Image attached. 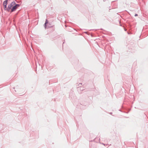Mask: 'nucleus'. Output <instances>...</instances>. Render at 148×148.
Segmentation results:
<instances>
[{
    "mask_svg": "<svg viewBox=\"0 0 148 148\" xmlns=\"http://www.w3.org/2000/svg\"><path fill=\"white\" fill-rule=\"evenodd\" d=\"M44 26L45 28L46 29L52 27L54 26V25H52L51 23H49L47 20L46 19Z\"/></svg>",
    "mask_w": 148,
    "mask_h": 148,
    "instance_id": "obj_1",
    "label": "nucleus"
},
{
    "mask_svg": "<svg viewBox=\"0 0 148 148\" xmlns=\"http://www.w3.org/2000/svg\"><path fill=\"white\" fill-rule=\"evenodd\" d=\"M16 4L15 2L14 1L12 2L10 4L8 5V11L9 12H10L11 10V9L13 6L14 5Z\"/></svg>",
    "mask_w": 148,
    "mask_h": 148,
    "instance_id": "obj_2",
    "label": "nucleus"
},
{
    "mask_svg": "<svg viewBox=\"0 0 148 148\" xmlns=\"http://www.w3.org/2000/svg\"><path fill=\"white\" fill-rule=\"evenodd\" d=\"M19 6V4H15L13 6L10 12L11 13L14 11H15L16 10V9Z\"/></svg>",
    "mask_w": 148,
    "mask_h": 148,
    "instance_id": "obj_3",
    "label": "nucleus"
},
{
    "mask_svg": "<svg viewBox=\"0 0 148 148\" xmlns=\"http://www.w3.org/2000/svg\"><path fill=\"white\" fill-rule=\"evenodd\" d=\"M8 0H6L3 3V5H7L8 3Z\"/></svg>",
    "mask_w": 148,
    "mask_h": 148,
    "instance_id": "obj_4",
    "label": "nucleus"
},
{
    "mask_svg": "<svg viewBox=\"0 0 148 148\" xmlns=\"http://www.w3.org/2000/svg\"><path fill=\"white\" fill-rule=\"evenodd\" d=\"M4 9L5 10H7L8 11V8L7 7L5 8H4Z\"/></svg>",
    "mask_w": 148,
    "mask_h": 148,
    "instance_id": "obj_5",
    "label": "nucleus"
},
{
    "mask_svg": "<svg viewBox=\"0 0 148 148\" xmlns=\"http://www.w3.org/2000/svg\"><path fill=\"white\" fill-rule=\"evenodd\" d=\"M4 8H5L7 7V5H4Z\"/></svg>",
    "mask_w": 148,
    "mask_h": 148,
    "instance_id": "obj_6",
    "label": "nucleus"
},
{
    "mask_svg": "<svg viewBox=\"0 0 148 148\" xmlns=\"http://www.w3.org/2000/svg\"><path fill=\"white\" fill-rule=\"evenodd\" d=\"M138 16V14H135V15H134V16Z\"/></svg>",
    "mask_w": 148,
    "mask_h": 148,
    "instance_id": "obj_7",
    "label": "nucleus"
},
{
    "mask_svg": "<svg viewBox=\"0 0 148 148\" xmlns=\"http://www.w3.org/2000/svg\"><path fill=\"white\" fill-rule=\"evenodd\" d=\"M124 30L125 31H126V29H124Z\"/></svg>",
    "mask_w": 148,
    "mask_h": 148,
    "instance_id": "obj_8",
    "label": "nucleus"
},
{
    "mask_svg": "<svg viewBox=\"0 0 148 148\" xmlns=\"http://www.w3.org/2000/svg\"><path fill=\"white\" fill-rule=\"evenodd\" d=\"M81 84L82 85V83H80V84Z\"/></svg>",
    "mask_w": 148,
    "mask_h": 148,
    "instance_id": "obj_9",
    "label": "nucleus"
}]
</instances>
